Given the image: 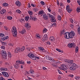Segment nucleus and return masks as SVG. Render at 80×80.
Masks as SVG:
<instances>
[{"label":"nucleus","mask_w":80,"mask_h":80,"mask_svg":"<svg viewBox=\"0 0 80 80\" xmlns=\"http://www.w3.org/2000/svg\"><path fill=\"white\" fill-rule=\"evenodd\" d=\"M48 40V37H47V35H44L42 39V41L43 42H45V41H47Z\"/></svg>","instance_id":"6e6552de"},{"label":"nucleus","mask_w":80,"mask_h":80,"mask_svg":"<svg viewBox=\"0 0 80 80\" xmlns=\"http://www.w3.org/2000/svg\"><path fill=\"white\" fill-rule=\"evenodd\" d=\"M25 32H26V30H25V29H22L21 31L20 32V33H22V34H23V33H25Z\"/></svg>","instance_id":"412c9836"},{"label":"nucleus","mask_w":80,"mask_h":80,"mask_svg":"<svg viewBox=\"0 0 80 80\" xmlns=\"http://www.w3.org/2000/svg\"><path fill=\"white\" fill-rule=\"evenodd\" d=\"M62 10L61 9H59L58 10V12L59 13H61V12H62Z\"/></svg>","instance_id":"5fc2aeb1"},{"label":"nucleus","mask_w":80,"mask_h":80,"mask_svg":"<svg viewBox=\"0 0 80 80\" xmlns=\"http://www.w3.org/2000/svg\"><path fill=\"white\" fill-rule=\"evenodd\" d=\"M75 45L74 44H72V43H70L68 44V47H69V48H72L73 47H75Z\"/></svg>","instance_id":"9d476101"},{"label":"nucleus","mask_w":80,"mask_h":80,"mask_svg":"<svg viewBox=\"0 0 80 80\" xmlns=\"http://www.w3.org/2000/svg\"><path fill=\"white\" fill-rule=\"evenodd\" d=\"M25 20V19H21L20 20V21L21 22H22H22H24Z\"/></svg>","instance_id":"79ce46f5"},{"label":"nucleus","mask_w":80,"mask_h":80,"mask_svg":"<svg viewBox=\"0 0 80 80\" xmlns=\"http://www.w3.org/2000/svg\"><path fill=\"white\" fill-rule=\"evenodd\" d=\"M20 62H19V60H17L16 62V64L14 65V68H18L20 67Z\"/></svg>","instance_id":"39448f33"},{"label":"nucleus","mask_w":80,"mask_h":80,"mask_svg":"<svg viewBox=\"0 0 80 80\" xmlns=\"http://www.w3.org/2000/svg\"><path fill=\"white\" fill-rule=\"evenodd\" d=\"M75 79L76 80H80V77L76 76L75 77Z\"/></svg>","instance_id":"58836bf2"},{"label":"nucleus","mask_w":80,"mask_h":80,"mask_svg":"<svg viewBox=\"0 0 80 80\" xmlns=\"http://www.w3.org/2000/svg\"><path fill=\"white\" fill-rule=\"evenodd\" d=\"M25 50V47H22L21 48V52L22 51H23V50Z\"/></svg>","instance_id":"a18cd8bd"},{"label":"nucleus","mask_w":80,"mask_h":80,"mask_svg":"<svg viewBox=\"0 0 80 80\" xmlns=\"http://www.w3.org/2000/svg\"><path fill=\"white\" fill-rule=\"evenodd\" d=\"M7 42H2V45H7Z\"/></svg>","instance_id":"09e8293b"},{"label":"nucleus","mask_w":80,"mask_h":80,"mask_svg":"<svg viewBox=\"0 0 80 80\" xmlns=\"http://www.w3.org/2000/svg\"><path fill=\"white\" fill-rule=\"evenodd\" d=\"M38 48L39 50H41V51H43V50H44V48L42 47H39Z\"/></svg>","instance_id":"bb28decb"},{"label":"nucleus","mask_w":80,"mask_h":80,"mask_svg":"<svg viewBox=\"0 0 80 80\" xmlns=\"http://www.w3.org/2000/svg\"><path fill=\"white\" fill-rule=\"evenodd\" d=\"M28 14L29 15H30V16H31V15L33 14V12L32 11H28Z\"/></svg>","instance_id":"393cba45"},{"label":"nucleus","mask_w":80,"mask_h":80,"mask_svg":"<svg viewBox=\"0 0 80 80\" xmlns=\"http://www.w3.org/2000/svg\"><path fill=\"white\" fill-rule=\"evenodd\" d=\"M7 19L8 20H12V17H11V16H8L7 17Z\"/></svg>","instance_id":"f704fd0d"},{"label":"nucleus","mask_w":80,"mask_h":80,"mask_svg":"<svg viewBox=\"0 0 80 80\" xmlns=\"http://www.w3.org/2000/svg\"><path fill=\"white\" fill-rule=\"evenodd\" d=\"M25 20L26 21H28L29 20V17L28 16H26L25 17Z\"/></svg>","instance_id":"e433bc0d"},{"label":"nucleus","mask_w":80,"mask_h":80,"mask_svg":"<svg viewBox=\"0 0 80 80\" xmlns=\"http://www.w3.org/2000/svg\"><path fill=\"white\" fill-rule=\"evenodd\" d=\"M40 3H41V4L42 5H45V2H44L43 1H41Z\"/></svg>","instance_id":"49530a36"},{"label":"nucleus","mask_w":80,"mask_h":80,"mask_svg":"<svg viewBox=\"0 0 80 80\" xmlns=\"http://www.w3.org/2000/svg\"><path fill=\"white\" fill-rule=\"evenodd\" d=\"M64 61L65 62L70 63H71V64H72V65H73V63H75L73 62V60L65 59V60H64Z\"/></svg>","instance_id":"0eeeda50"},{"label":"nucleus","mask_w":80,"mask_h":80,"mask_svg":"<svg viewBox=\"0 0 80 80\" xmlns=\"http://www.w3.org/2000/svg\"><path fill=\"white\" fill-rule=\"evenodd\" d=\"M31 6L32 7H35V5H34V4H31Z\"/></svg>","instance_id":"bf43d9fd"},{"label":"nucleus","mask_w":80,"mask_h":80,"mask_svg":"<svg viewBox=\"0 0 80 80\" xmlns=\"http://www.w3.org/2000/svg\"><path fill=\"white\" fill-rule=\"evenodd\" d=\"M4 28L5 30H8V28H7V26H4Z\"/></svg>","instance_id":"e2e57ef3"},{"label":"nucleus","mask_w":80,"mask_h":80,"mask_svg":"<svg viewBox=\"0 0 80 80\" xmlns=\"http://www.w3.org/2000/svg\"><path fill=\"white\" fill-rule=\"evenodd\" d=\"M33 10L34 12H37L38 11V8H35L33 9Z\"/></svg>","instance_id":"4c0bfd02"},{"label":"nucleus","mask_w":80,"mask_h":80,"mask_svg":"<svg viewBox=\"0 0 80 80\" xmlns=\"http://www.w3.org/2000/svg\"><path fill=\"white\" fill-rule=\"evenodd\" d=\"M28 56L29 57L32 58V60H39L40 59V58L39 57H37L35 56L33 54L30 53L28 54Z\"/></svg>","instance_id":"7ed1b4c3"},{"label":"nucleus","mask_w":80,"mask_h":80,"mask_svg":"<svg viewBox=\"0 0 80 80\" xmlns=\"http://www.w3.org/2000/svg\"><path fill=\"white\" fill-rule=\"evenodd\" d=\"M49 39L51 41H54L55 40L54 37L53 36H51V37H50Z\"/></svg>","instance_id":"4be33fe9"},{"label":"nucleus","mask_w":80,"mask_h":80,"mask_svg":"<svg viewBox=\"0 0 80 80\" xmlns=\"http://www.w3.org/2000/svg\"><path fill=\"white\" fill-rule=\"evenodd\" d=\"M8 45H9L10 46H11V47L13 46V44L12 43H9L8 44Z\"/></svg>","instance_id":"603ef678"},{"label":"nucleus","mask_w":80,"mask_h":80,"mask_svg":"<svg viewBox=\"0 0 80 80\" xmlns=\"http://www.w3.org/2000/svg\"><path fill=\"white\" fill-rule=\"evenodd\" d=\"M28 51H30V50H31V48L29 47L27 48V49Z\"/></svg>","instance_id":"0e129e2a"},{"label":"nucleus","mask_w":80,"mask_h":80,"mask_svg":"<svg viewBox=\"0 0 80 80\" xmlns=\"http://www.w3.org/2000/svg\"><path fill=\"white\" fill-rule=\"evenodd\" d=\"M76 66L77 65L75 63H73L72 65L70 67V70L72 71L75 70L76 68Z\"/></svg>","instance_id":"423d86ee"},{"label":"nucleus","mask_w":80,"mask_h":80,"mask_svg":"<svg viewBox=\"0 0 80 80\" xmlns=\"http://www.w3.org/2000/svg\"><path fill=\"white\" fill-rule=\"evenodd\" d=\"M5 13H6V9H3L0 11V13L2 15H3Z\"/></svg>","instance_id":"ddd939ff"},{"label":"nucleus","mask_w":80,"mask_h":80,"mask_svg":"<svg viewBox=\"0 0 80 80\" xmlns=\"http://www.w3.org/2000/svg\"><path fill=\"white\" fill-rule=\"evenodd\" d=\"M1 55L4 59L7 60V53L5 50H2L1 52Z\"/></svg>","instance_id":"20e7f679"},{"label":"nucleus","mask_w":80,"mask_h":80,"mask_svg":"<svg viewBox=\"0 0 80 80\" xmlns=\"http://www.w3.org/2000/svg\"><path fill=\"white\" fill-rule=\"evenodd\" d=\"M36 37L37 38H40V35L38 34H36Z\"/></svg>","instance_id":"cd10ccee"},{"label":"nucleus","mask_w":80,"mask_h":80,"mask_svg":"<svg viewBox=\"0 0 80 80\" xmlns=\"http://www.w3.org/2000/svg\"><path fill=\"white\" fill-rule=\"evenodd\" d=\"M38 13L39 15H41V16H42L44 14V12L43 10H40L39 11Z\"/></svg>","instance_id":"4468645a"},{"label":"nucleus","mask_w":80,"mask_h":80,"mask_svg":"<svg viewBox=\"0 0 80 80\" xmlns=\"http://www.w3.org/2000/svg\"><path fill=\"white\" fill-rule=\"evenodd\" d=\"M56 50L57 51H58L59 52H61V53H63V51L61 50L60 49L58 48H56Z\"/></svg>","instance_id":"c85d7f7f"},{"label":"nucleus","mask_w":80,"mask_h":80,"mask_svg":"<svg viewBox=\"0 0 80 80\" xmlns=\"http://www.w3.org/2000/svg\"><path fill=\"white\" fill-rule=\"evenodd\" d=\"M78 52V47L77 46L76 47L75 52L76 53H77Z\"/></svg>","instance_id":"7c9ffc66"},{"label":"nucleus","mask_w":80,"mask_h":80,"mask_svg":"<svg viewBox=\"0 0 80 80\" xmlns=\"http://www.w3.org/2000/svg\"><path fill=\"white\" fill-rule=\"evenodd\" d=\"M48 16L49 18H52V17H53V16H52V15L50 14H48Z\"/></svg>","instance_id":"c9c22d12"},{"label":"nucleus","mask_w":80,"mask_h":80,"mask_svg":"<svg viewBox=\"0 0 80 80\" xmlns=\"http://www.w3.org/2000/svg\"><path fill=\"white\" fill-rule=\"evenodd\" d=\"M15 4H16V5L18 7H20L21 6V2L19 1H17L15 2Z\"/></svg>","instance_id":"f3484780"},{"label":"nucleus","mask_w":80,"mask_h":80,"mask_svg":"<svg viewBox=\"0 0 80 80\" xmlns=\"http://www.w3.org/2000/svg\"><path fill=\"white\" fill-rule=\"evenodd\" d=\"M58 18L59 20H61V16L60 15L58 16Z\"/></svg>","instance_id":"37998d69"},{"label":"nucleus","mask_w":80,"mask_h":80,"mask_svg":"<svg viewBox=\"0 0 80 80\" xmlns=\"http://www.w3.org/2000/svg\"><path fill=\"white\" fill-rule=\"evenodd\" d=\"M0 70L1 71H7V68H5L2 67L1 68Z\"/></svg>","instance_id":"6ab92c4d"},{"label":"nucleus","mask_w":80,"mask_h":80,"mask_svg":"<svg viewBox=\"0 0 80 80\" xmlns=\"http://www.w3.org/2000/svg\"><path fill=\"white\" fill-rule=\"evenodd\" d=\"M43 18H44V20H48V16H47V15L44 14L43 15Z\"/></svg>","instance_id":"aec40b11"},{"label":"nucleus","mask_w":80,"mask_h":80,"mask_svg":"<svg viewBox=\"0 0 80 80\" xmlns=\"http://www.w3.org/2000/svg\"><path fill=\"white\" fill-rule=\"evenodd\" d=\"M25 27L27 28H30V23H27L25 24Z\"/></svg>","instance_id":"a211bd4d"},{"label":"nucleus","mask_w":80,"mask_h":80,"mask_svg":"<svg viewBox=\"0 0 80 80\" xmlns=\"http://www.w3.org/2000/svg\"><path fill=\"white\" fill-rule=\"evenodd\" d=\"M1 48L2 49V50H5V46H2L1 47Z\"/></svg>","instance_id":"a19ab883"},{"label":"nucleus","mask_w":80,"mask_h":80,"mask_svg":"<svg viewBox=\"0 0 80 80\" xmlns=\"http://www.w3.org/2000/svg\"><path fill=\"white\" fill-rule=\"evenodd\" d=\"M9 65V64L7 62H6L5 63V65H7V66H8V65Z\"/></svg>","instance_id":"052dcab7"},{"label":"nucleus","mask_w":80,"mask_h":80,"mask_svg":"<svg viewBox=\"0 0 80 80\" xmlns=\"http://www.w3.org/2000/svg\"><path fill=\"white\" fill-rule=\"evenodd\" d=\"M51 21L52 22H56V19L55 18V17L54 16H52V18L51 19Z\"/></svg>","instance_id":"dca6fc26"},{"label":"nucleus","mask_w":80,"mask_h":80,"mask_svg":"<svg viewBox=\"0 0 80 80\" xmlns=\"http://www.w3.org/2000/svg\"><path fill=\"white\" fill-rule=\"evenodd\" d=\"M66 9L68 13H70V12H72V9L70 8V6L69 5H67L66 7Z\"/></svg>","instance_id":"1a4fd4ad"},{"label":"nucleus","mask_w":80,"mask_h":80,"mask_svg":"<svg viewBox=\"0 0 80 80\" xmlns=\"http://www.w3.org/2000/svg\"><path fill=\"white\" fill-rule=\"evenodd\" d=\"M8 57H9V58H11V57H12V54H11V53H10V52H8Z\"/></svg>","instance_id":"5701e85b"},{"label":"nucleus","mask_w":80,"mask_h":80,"mask_svg":"<svg viewBox=\"0 0 80 80\" xmlns=\"http://www.w3.org/2000/svg\"><path fill=\"white\" fill-rule=\"evenodd\" d=\"M21 52V50H20V48L18 47L16 48L14 52L15 53H18V52Z\"/></svg>","instance_id":"f8f14e48"},{"label":"nucleus","mask_w":80,"mask_h":80,"mask_svg":"<svg viewBox=\"0 0 80 80\" xmlns=\"http://www.w3.org/2000/svg\"><path fill=\"white\" fill-rule=\"evenodd\" d=\"M65 29H63L62 31V34H63V35L65 33Z\"/></svg>","instance_id":"de8ad7c7"},{"label":"nucleus","mask_w":80,"mask_h":80,"mask_svg":"<svg viewBox=\"0 0 80 80\" xmlns=\"http://www.w3.org/2000/svg\"><path fill=\"white\" fill-rule=\"evenodd\" d=\"M2 6L3 7H8V4L5 3L3 4Z\"/></svg>","instance_id":"b1692460"},{"label":"nucleus","mask_w":80,"mask_h":80,"mask_svg":"<svg viewBox=\"0 0 80 80\" xmlns=\"http://www.w3.org/2000/svg\"><path fill=\"white\" fill-rule=\"evenodd\" d=\"M77 12H80V8L79 7H78L76 9Z\"/></svg>","instance_id":"2f4dec72"},{"label":"nucleus","mask_w":80,"mask_h":80,"mask_svg":"<svg viewBox=\"0 0 80 80\" xmlns=\"http://www.w3.org/2000/svg\"><path fill=\"white\" fill-rule=\"evenodd\" d=\"M16 13H21V11H20V10L18 9L16 10Z\"/></svg>","instance_id":"473e14b6"},{"label":"nucleus","mask_w":80,"mask_h":80,"mask_svg":"<svg viewBox=\"0 0 80 80\" xmlns=\"http://www.w3.org/2000/svg\"><path fill=\"white\" fill-rule=\"evenodd\" d=\"M27 77V78H28V80H32V78H31L29 77L28 76Z\"/></svg>","instance_id":"864d4df0"},{"label":"nucleus","mask_w":80,"mask_h":80,"mask_svg":"<svg viewBox=\"0 0 80 80\" xmlns=\"http://www.w3.org/2000/svg\"><path fill=\"white\" fill-rule=\"evenodd\" d=\"M2 75L5 77H8V74L5 72H2Z\"/></svg>","instance_id":"9b49d317"},{"label":"nucleus","mask_w":80,"mask_h":80,"mask_svg":"<svg viewBox=\"0 0 80 80\" xmlns=\"http://www.w3.org/2000/svg\"><path fill=\"white\" fill-rule=\"evenodd\" d=\"M78 32L79 35H80V28L79 27V28H78Z\"/></svg>","instance_id":"c756f323"},{"label":"nucleus","mask_w":80,"mask_h":80,"mask_svg":"<svg viewBox=\"0 0 80 80\" xmlns=\"http://www.w3.org/2000/svg\"><path fill=\"white\" fill-rule=\"evenodd\" d=\"M12 30L13 37H17V30L16 28L15 27H13Z\"/></svg>","instance_id":"f03ea898"},{"label":"nucleus","mask_w":80,"mask_h":80,"mask_svg":"<svg viewBox=\"0 0 80 80\" xmlns=\"http://www.w3.org/2000/svg\"><path fill=\"white\" fill-rule=\"evenodd\" d=\"M32 18L33 21H34V22H35L36 21H37V18L36 17H32Z\"/></svg>","instance_id":"a878e982"},{"label":"nucleus","mask_w":80,"mask_h":80,"mask_svg":"<svg viewBox=\"0 0 80 80\" xmlns=\"http://www.w3.org/2000/svg\"><path fill=\"white\" fill-rule=\"evenodd\" d=\"M0 37H4V34H3V33H1L0 34Z\"/></svg>","instance_id":"3c124183"},{"label":"nucleus","mask_w":80,"mask_h":80,"mask_svg":"<svg viewBox=\"0 0 80 80\" xmlns=\"http://www.w3.org/2000/svg\"><path fill=\"white\" fill-rule=\"evenodd\" d=\"M8 38V37L7 36L6 37H4V38H2L3 40H6V39H7Z\"/></svg>","instance_id":"c03bdc74"},{"label":"nucleus","mask_w":80,"mask_h":80,"mask_svg":"<svg viewBox=\"0 0 80 80\" xmlns=\"http://www.w3.org/2000/svg\"><path fill=\"white\" fill-rule=\"evenodd\" d=\"M48 60H49L51 61V62H52V61H53V58H52V57H50V58L49 57Z\"/></svg>","instance_id":"ea45409f"},{"label":"nucleus","mask_w":80,"mask_h":80,"mask_svg":"<svg viewBox=\"0 0 80 80\" xmlns=\"http://www.w3.org/2000/svg\"><path fill=\"white\" fill-rule=\"evenodd\" d=\"M47 29L45 28L43 30V32H47Z\"/></svg>","instance_id":"4d7b16f0"},{"label":"nucleus","mask_w":80,"mask_h":80,"mask_svg":"<svg viewBox=\"0 0 80 80\" xmlns=\"http://www.w3.org/2000/svg\"><path fill=\"white\" fill-rule=\"evenodd\" d=\"M19 65L20 64H22V65H23L25 63H24V62H23V61H19Z\"/></svg>","instance_id":"72a5a7b5"},{"label":"nucleus","mask_w":80,"mask_h":80,"mask_svg":"<svg viewBox=\"0 0 80 80\" xmlns=\"http://www.w3.org/2000/svg\"><path fill=\"white\" fill-rule=\"evenodd\" d=\"M70 27H71L72 28H73V24H71L70 25Z\"/></svg>","instance_id":"680f3d73"},{"label":"nucleus","mask_w":80,"mask_h":80,"mask_svg":"<svg viewBox=\"0 0 80 80\" xmlns=\"http://www.w3.org/2000/svg\"><path fill=\"white\" fill-rule=\"evenodd\" d=\"M75 35V32L72 31L70 32H66L64 34V37L67 39H70L73 38Z\"/></svg>","instance_id":"f257e3e1"},{"label":"nucleus","mask_w":80,"mask_h":80,"mask_svg":"<svg viewBox=\"0 0 80 80\" xmlns=\"http://www.w3.org/2000/svg\"><path fill=\"white\" fill-rule=\"evenodd\" d=\"M62 68H63V70H68V68H67V67L65 66L64 65H62Z\"/></svg>","instance_id":"2eb2a0df"},{"label":"nucleus","mask_w":80,"mask_h":80,"mask_svg":"<svg viewBox=\"0 0 80 80\" xmlns=\"http://www.w3.org/2000/svg\"><path fill=\"white\" fill-rule=\"evenodd\" d=\"M58 72L59 74H62V72H61V71H60L59 70H58Z\"/></svg>","instance_id":"13d9d810"},{"label":"nucleus","mask_w":80,"mask_h":80,"mask_svg":"<svg viewBox=\"0 0 80 80\" xmlns=\"http://www.w3.org/2000/svg\"><path fill=\"white\" fill-rule=\"evenodd\" d=\"M67 2L68 3H70V0H67Z\"/></svg>","instance_id":"338daca9"},{"label":"nucleus","mask_w":80,"mask_h":80,"mask_svg":"<svg viewBox=\"0 0 80 80\" xmlns=\"http://www.w3.org/2000/svg\"><path fill=\"white\" fill-rule=\"evenodd\" d=\"M0 80H5V79L3 77H1L0 78Z\"/></svg>","instance_id":"6e6d98bb"},{"label":"nucleus","mask_w":80,"mask_h":80,"mask_svg":"<svg viewBox=\"0 0 80 80\" xmlns=\"http://www.w3.org/2000/svg\"><path fill=\"white\" fill-rule=\"evenodd\" d=\"M47 43H48V45H51V43L49 41H48L47 42Z\"/></svg>","instance_id":"774afa93"},{"label":"nucleus","mask_w":80,"mask_h":80,"mask_svg":"<svg viewBox=\"0 0 80 80\" xmlns=\"http://www.w3.org/2000/svg\"><path fill=\"white\" fill-rule=\"evenodd\" d=\"M77 2L79 5H80V1H78Z\"/></svg>","instance_id":"69168bd1"},{"label":"nucleus","mask_w":80,"mask_h":80,"mask_svg":"<svg viewBox=\"0 0 80 80\" xmlns=\"http://www.w3.org/2000/svg\"><path fill=\"white\" fill-rule=\"evenodd\" d=\"M69 20L70 21V22H71V23H73V19L72 18H70Z\"/></svg>","instance_id":"8fccbe9b"}]
</instances>
